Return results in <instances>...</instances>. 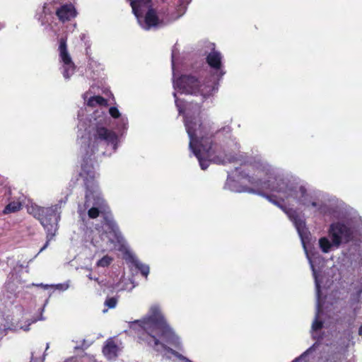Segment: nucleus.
I'll return each mask as SVG.
<instances>
[{"label":"nucleus","instance_id":"13","mask_svg":"<svg viewBox=\"0 0 362 362\" xmlns=\"http://www.w3.org/2000/svg\"><path fill=\"white\" fill-rule=\"evenodd\" d=\"M119 351V347L112 339H109L106 341L103 349L104 356L109 360L116 358Z\"/></svg>","mask_w":362,"mask_h":362},{"label":"nucleus","instance_id":"5","mask_svg":"<svg viewBox=\"0 0 362 362\" xmlns=\"http://www.w3.org/2000/svg\"><path fill=\"white\" fill-rule=\"evenodd\" d=\"M306 192L315 194L318 206H305L298 203L296 200H291V202H295L305 209H312L315 213L323 216L339 219L329 225L327 230L328 236H324L319 239L318 245L321 251L324 253H329L339 248L341 245L350 242L353 238L354 231L362 226L361 217L355 213H354L353 217L341 216L337 199H327L322 194L316 191L306 189Z\"/></svg>","mask_w":362,"mask_h":362},{"label":"nucleus","instance_id":"6","mask_svg":"<svg viewBox=\"0 0 362 362\" xmlns=\"http://www.w3.org/2000/svg\"><path fill=\"white\" fill-rule=\"evenodd\" d=\"M288 218L293 222L300 238L303 247L310 265L313 275L315 279L316 289V312L315 319L313 322L310 334L313 339H316L320 344V341L324 339L325 322L322 321L323 310L320 294L321 269L324 266V259L318 252H309L307 247V243L310 239V233L306 227L305 221L303 217L300 216L296 211L288 209L285 211Z\"/></svg>","mask_w":362,"mask_h":362},{"label":"nucleus","instance_id":"12","mask_svg":"<svg viewBox=\"0 0 362 362\" xmlns=\"http://www.w3.org/2000/svg\"><path fill=\"white\" fill-rule=\"evenodd\" d=\"M76 11L72 4H64L56 10V15L62 22L71 20L76 16Z\"/></svg>","mask_w":362,"mask_h":362},{"label":"nucleus","instance_id":"9","mask_svg":"<svg viewBox=\"0 0 362 362\" xmlns=\"http://www.w3.org/2000/svg\"><path fill=\"white\" fill-rule=\"evenodd\" d=\"M57 51L59 70L63 77L68 80L74 74L76 66L68 50L66 37L59 39Z\"/></svg>","mask_w":362,"mask_h":362},{"label":"nucleus","instance_id":"11","mask_svg":"<svg viewBox=\"0 0 362 362\" xmlns=\"http://www.w3.org/2000/svg\"><path fill=\"white\" fill-rule=\"evenodd\" d=\"M191 2V0H179V4L176 7V11L175 13H173L170 17H166L165 18H161L159 15L160 20H163L164 23L162 25L157 26L156 28L162 27L173 21H175L182 16L186 11L187 5Z\"/></svg>","mask_w":362,"mask_h":362},{"label":"nucleus","instance_id":"29","mask_svg":"<svg viewBox=\"0 0 362 362\" xmlns=\"http://www.w3.org/2000/svg\"><path fill=\"white\" fill-rule=\"evenodd\" d=\"M128 1H129V0H127Z\"/></svg>","mask_w":362,"mask_h":362},{"label":"nucleus","instance_id":"26","mask_svg":"<svg viewBox=\"0 0 362 362\" xmlns=\"http://www.w3.org/2000/svg\"><path fill=\"white\" fill-rule=\"evenodd\" d=\"M48 349H49V344L47 343L46 345V350H47Z\"/></svg>","mask_w":362,"mask_h":362},{"label":"nucleus","instance_id":"4","mask_svg":"<svg viewBox=\"0 0 362 362\" xmlns=\"http://www.w3.org/2000/svg\"><path fill=\"white\" fill-rule=\"evenodd\" d=\"M130 328L141 342L151 346L163 356L170 358L175 356L180 359L179 356H182L168 346V344L171 345L179 350L182 347L180 339L168 325L159 304L151 305L146 315L132 322Z\"/></svg>","mask_w":362,"mask_h":362},{"label":"nucleus","instance_id":"14","mask_svg":"<svg viewBox=\"0 0 362 362\" xmlns=\"http://www.w3.org/2000/svg\"><path fill=\"white\" fill-rule=\"evenodd\" d=\"M134 287L135 285L134 284L133 280L131 279L125 278L124 276L122 277L120 281L115 286V288L117 291H131Z\"/></svg>","mask_w":362,"mask_h":362},{"label":"nucleus","instance_id":"20","mask_svg":"<svg viewBox=\"0 0 362 362\" xmlns=\"http://www.w3.org/2000/svg\"><path fill=\"white\" fill-rule=\"evenodd\" d=\"M117 299L114 297L107 298L106 300L105 301V305L108 308H115L117 305Z\"/></svg>","mask_w":362,"mask_h":362},{"label":"nucleus","instance_id":"23","mask_svg":"<svg viewBox=\"0 0 362 362\" xmlns=\"http://www.w3.org/2000/svg\"><path fill=\"white\" fill-rule=\"evenodd\" d=\"M80 38L81 40H84L85 38H86V34L84 33H82L81 35H80Z\"/></svg>","mask_w":362,"mask_h":362},{"label":"nucleus","instance_id":"10","mask_svg":"<svg viewBox=\"0 0 362 362\" xmlns=\"http://www.w3.org/2000/svg\"><path fill=\"white\" fill-rule=\"evenodd\" d=\"M57 9L53 3L47 2L44 4L43 7L37 11L36 18L42 25H47L53 18V14L54 12L56 13Z\"/></svg>","mask_w":362,"mask_h":362},{"label":"nucleus","instance_id":"7","mask_svg":"<svg viewBox=\"0 0 362 362\" xmlns=\"http://www.w3.org/2000/svg\"><path fill=\"white\" fill-rule=\"evenodd\" d=\"M66 197L64 199H61L57 204L50 207H42L35 204H32L28 207V213L40 221L47 233L46 243L39 252L45 250L55 236L58 230V222L60 220V209L62 206L66 203Z\"/></svg>","mask_w":362,"mask_h":362},{"label":"nucleus","instance_id":"19","mask_svg":"<svg viewBox=\"0 0 362 362\" xmlns=\"http://www.w3.org/2000/svg\"><path fill=\"white\" fill-rule=\"evenodd\" d=\"M44 311V307L41 309V314H40V316L39 318H35L33 320H31L30 321H29L28 324L27 325H25V326H21V329L25 330V331H28L29 330V326L34 323V322H36L38 320H45V317H43L42 315V313Z\"/></svg>","mask_w":362,"mask_h":362},{"label":"nucleus","instance_id":"24","mask_svg":"<svg viewBox=\"0 0 362 362\" xmlns=\"http://www.w3.org/2000/svg\"><path fill=\"white\" fill-rule=\"evenodd\" d=\"M358 334L360 335H362V324H361V326L359 327Z\"/></svg>","mask_w":362,"mask_h":362},{"label":"nucleus","instance_id":"15","mask_svg":"<svg viewBox=\"0 0 362 362\" xmlns=\"http://www.w3.org/2000/svg\"><path fill=\"white\" fill-rule=\"evenodd\" d=\"M83 99L86 105L89 107H95L99 105L100 107L105 105L106 100L100 95H95L88 98V93L83 95Z\"/></svg>","mask_w":362,"mask_h":362},{"label":"nucleus","instance_id":"22","mask_svg":"<svg viewBox=\"0 0 362 362\" xmlns=\"http://www.w3.org/2000/svg\"><path fill=\"white\" fill-rule=\"evenodd\" d=\"M88 278L89 279H90V280H95V281H98V278H93L90 274L88 275Z\"/></svg>","mask_w":362,"mask_h":362},{"label":"nucleus","instance_id":"1","mask_svg":"<svg viewBox=\"0 0 362 362\" xmlns=\"http://www.w3.org/2000/svg\"><path fill=\"white\" fill-rule=\"evenodd\" d=\"M109 113L115 120L117 132L107 128V116L102 110H96L88 119H83V110L78 115L77 144L82 158L79 176L86 187L85 201L78 204V214L86 224L89 218L94 219L100 215L103 218L101 226L96 225L94 228H87L85 230L86 242H90L103 252L118 250L123 252L128 264H144L129 250L95 180L96 172L93 165L95 154L110 156L115 153L128 129V119L117 107H110Z\"/></svg>","mask_w":362,"mask_h":362},{"label":"nucleus","instance_id":"27","mask_svg":"<svg viewBox=\"0 0 362 362\" xmlns=\"http://www.w3.org/2000/svg\"><path fill=\"white\" fill-rule=\"evenodd\" d=\"M31 360H32V361H34V356H33V354H32Z\"/></svg>","mask_w":362,"mask_h":362},{"label":"nucleus","instance_id":"8","mask_svg":"<svg viewBox=\"0 0 362 362\" xmlns=\"http://www.w3.org/2000/svg\"><path fill=\"white\" fill-rule=\"evenodd\" d=\"M132 12L139 25L144 30H150L163 24L155 9L152 8L151 0H129Z\"/></svg>","mask_w":362,"mask_h":362},{"label":"nucleus","instance_id":"25","mask_svg":"<svg viewBox=\"0 0 362 362\" xmlns=\"http://www.w3.org/2000/svg\"><path fill=\"white\" fill-rule=\"evenodd\" d=\"M72 27H73V29L76 28V23H75V24H74V25H72Z\"/></svg>","mask_w":362,"mask_h":362},{"label":"nucleus","instance_id":"18","mask_svg":"<svg viewBox=\"0 0 362 362\" xmlns=\"http://www.w3.org/2000/svg\"><path fill=\"white\" fill-rule=\"evenodd\" d=\"M37 286L43 287L45 288H47L48 287L50 286L49 285H47V284L44 285L42 284H39ZM51 286H54L57 289L64 291H66V290H67L69 288V284L68 282H65V283H63V284H56V285H52Z\"/></svg>","mask_w":362,"mask_h":362},{"label":"nucleus","instance_id":"28","mask_svg":"<svg viewBox=\"0 0 362 362\" xmlns=\"http://www.w3.org/2000/svg\"><path fill=\"white\" fill-rule=\"evenodd\" d=\"M45 354H44V355H43V359H42V361H44V360H45Z\"/></svg>","mask_w":362,"mask_h":362},{"label":"nucleus","instance_id":"2","mask_svg":"<svg viewBox=\"0 0 362 362\" xmlns=\"http://www.w3.org/2000/svg\"><path fill=\"white\" fill-rule=\"evenodd\" d=\"M214 47V44H211ZM178 49L174 46L172 49L173 83L174 88L173 97L179 114L185 117V126L189 139V148L197 158L202 170H206L211 162L216 164L226 165L233 163L237 159V153L240 144L231 134V127L226 126L215 130L214 124L203 120L199 117L200 107L192 106V103L185 105L180 100L177 93L200 95L203 100L213 96L218 89V82L226 74L222 64L221 54L213 47L207 55L206 62L213 69V74L204 83L201 82L194 76L183 75L175 78V69Z\"/></svg>","mask_w":362,"mask_h":362},{"label":"nucleus","instance_id":"3","mask_svg":"<svg viewBox=\"0 0 362 362\" xmlns=\"http://www.w3.org/2000/svg\"><path fill=\"white\" fill-rule=\"evenodd\" d=\"M224 188L234 192H248L265 197L269 202L281 208L288 209L272 196L261 192L266 190L275 194L281 201L296 200L305 206H318L315 194L306 192L305 186L284 177L279 171L261 159L247 162L236 167L229 173Z\"/></svg>","mask_w":362,"mask_h":362},{"label":"nucleus","instance_id":"21","mask_svg":"<svg viewBox=\"0 0 362 362\" xmlns=\"http://www.w3.org/2000/svg\"><path fill=\"white\" fill-rule=\"evenodd\" d=\"M99 66L96 62L95 61H91L90 63H89V66H88V69L86 71V74H88V72L89 71V70H90L93 66ZM87 76H90L91 78H93L94 76H88L87 75Z\"/></svg>","mask_w":362,"mask_h":362},{"label":"nucleus","instance_id":"17","mask_svg":"<svg viewBox=\"0 0 362 362\" xmlns=\"http://www.w3.org/2000/svg\"><path fill=\"white\" fill-rule=\"evenodd\" d=\"M113 258L111 256L105 255L97 261L96 266L98 267H107L111 264Z\"/></svg>","mask_w":362,"mask_h":362},{"label":"nucleus","instance_id":"16","mask_svg":"<svg viewBox=\"0 0 362 362\" xmlns=\"http://www.w3.org/2000/svg\"><path fill=\"white\" fill-rule=\"evenodd\" d=\"M21 206L22 205L20 202H11L6 206L3 211V214H8L11 213H15L21 209Z\"/></svg>","mask_w":362,"mask_h":362}]
</instances>
